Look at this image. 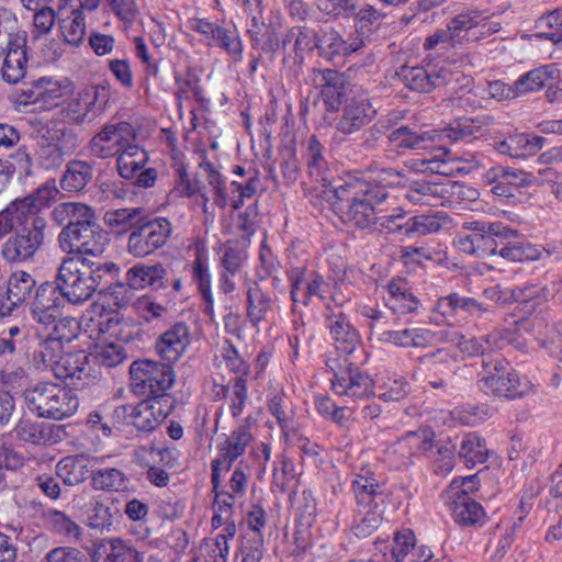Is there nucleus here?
I'll return each mask as SVG.
<instances>
[{"instance_id":"nucleus-11","label":"nucleus","mask_w":562,"mask_h":562,"mask_svg":"<svg viewBox=\"0 0 562 562\" xmlns=\"http://www.w3.org/2000/svg\"><path fill=\"white\" fill-rule=\"evenodd\" d=\"M405 87L416 92H430L431 90L445 86H451L452 89L462 79L463 86H468L471 81L470 77L463 76L460 71H454L450 66L431 65L426 67H407L404 66L398 72Z\"/></svg>"},{"instance_id":"nucleus-23","label":"nucleus","mask_w":562,"mask_h":562,"mask_svg":"<svg viewBox=\"0 0 562 562\" xmlns=\"http://www.w3.org/2000/svg\"><path fill=\"white\" fill-rule=\"evenodd\" d=\"M175 407L176 397L153 396L133 407L132 423L140 431H151L167 418Z\"/></svg>"},{"instance_id":"nucleus-14","label":"nucleus","mask_w":562,"mask_h":562,"mask_svg":"<svg viewBox=\"0 0 562 562\" xmlns=\"http://www.w3.org/2000/svg\"><path fill=\"white\" fill-rule=\"evenodd\" d=\"M378 115L368 91L357 90L345 99L341 114L336 123V131L350 136L368 126Z\"/></svg>"},{"instance_id":"nucleus-21","label":"nucleus","mask_w":562,"mask_h":562,"mask_svg":"<svg viewBox=\"0 0 562 562\" xmlns=\"http://www.w3.org/2000/svg\"><path fill=\"white\" fill-rule=\"evenodd\" d=\"M53 372L58 380L69 381L75 389H83L97 379L92 374L89 356L83 350L65 352Z\"/></svg>"},{"instance_id":"nucleus-49","label":"nucleus","mask_w":562,"mask_h":562,"mask_svg":"<svg viewBox=\"0 0 562 562\" xmlns=\"http://www.w3.org/2000/svg\"><path fill=\"white\" fill-rule=\"evenodd\" d=\"M549 295V288L538 283H524L509 289L510 301L524 304L529 313L547 302Z\"/></svg>"},{"instance_id":"nucleus-1","label":"nucleus","mask_w":562,"mask_h":562,"mask_svg":"<svg viewBox=\"0 0 562 562\" xmlns=\"http://www.w3.org/2000/svg\"><path fill=\"white\" fill-rule=\"evenodd\" d=\"M465 228L470 233H459L454 238L456 247L464 254L479 258L501 256L508 261H533L541 256L537 246L525 243L518 231L502 222L474 221Z\"/></svg>"},{"instance_id":"nucleus-12","label":"nucleus","mask_w":562,"mask_h":562,"mask_svg":"<svg viewBox=\"0 0 562 562\" xmlns=\"http://www.w3.org/2000/svg\"><path fill=\"white\" fill-rule=\"evenodd\" d=\"M494 311L474 297L464 296L457 292L441 296L431 311V319L436 324L453 325L468 318L491 319Z\"/></svg>"},{"instance_id":"nucleus-36","label":"nucleus","mask_w":562,"mask_h":562,"mask_svg":"<svg viewBox=\"0 0 562 562\" xmlns=\"http://www.w3.org/2000/svg\"><path fill=\"white\" fill-rule=\"evenodd\" d=\"M26 38L16 37L12 46L5 49L1 68L2 78L9 83L19 82L26 74Z\"/></svg>"},{"instance_id":"nucleus-20","label":"nucleus","mask_w":562,"mask_h":562,"mask_svg":"<svg viewBox=\"0 0 562 562\" xmlns=\"http://www.w3.org/2000/svg\"><path fill=\"white\" fill-rule=\"evenodd\" d=\"M58 27L65 43L78 47L83 43L87 26L81 0H59Z\"/></svg>"},{"instance_id":"nucleus-2","label":"nucleus","mask_w":562,"mask_h":562,"mask_svg":"<svg viewBox=\"0 0 562 562\" xmlns=\"http://www.w3.org/2000/svg\"><path fill=\"white\" fill-rule=\"evenodd\" d=\"M120 268L110 260L91 261L88 257H65L58 268L57 290L72 305H80L92 297L98 289L116 281Z\"/></svg>"},{"instance_id":"nucleus-7","label":"nucleus","mask_w":562,"mask_h":562,"mask_svg":"<svg viewBox=\"0 0 562 562\" xmlns=\"http://www.w3.org/2000/svg\"><path fill=\"white\" fill-rule=\"evenodd\" d=\"M326 367L333 373L331 390L338 396L366 400L375 395L374 381L359 369L355 358L329 357Z\"/></svg>"},{"instance_id":"nucleus-25","label":"nucleus","mask_w":562,"mask_h":562,"mask_svg":"<svg viewBox=\"0 0 562 562\" xmlns=\"http://www.w3.org/2000/svg\"><path fill=\"white\" fill-rule=\"evenodd\" d=\"M485 180L492 186L491 192L493 194L510 198L519 193L521 188L529 187L533 177L519 169L496 166L486 171Z\"/></svg>"},{"instance_id":"nucleus-30","label":"nucleus","mask_w":562,"mask_h":562,"mask_svg":"<svg viewBox=\"0 0 562 562\" xmlns=\"http://www.w3.org/2000/svg\"><path fill=\"white\" fill-rule=\"evenodd\" d=\"M436 130L415 131L408 125H402L392 131L389 136L390 146L397 151L423 150L436 143Z\"/></svg>"},{"instance_id":"nucleus-34","label":"nucleus","mask_w":562,"mask_h":562,"mask_svg":"<svg viewBox=\"0 0 562 562\" xmlns=\"http://www.w3.org/2000/svg\"><path fill=\"white\" fill-rule=\"evenodd\" d=\"M510 331L514 334L512 336L514 341H507V345L510 344L518 350H525L527 348V340L521 338L518 331L530 334L541 347L555 344V341L549 337V333H553L554 329L550 328L546 315H536L530 319L522 321L518 324L517 330L510 329Z\"/></svg>"},{"instance_id":"nucleus-32","label":"nucleus","mask_w":562,"mask_h":562,"mask_svg":"<svg viewBox=\"0 0 562 562\" xmlns=\"http://www.w3.org/2000/svg\"><path fill=\"white\" fill-rule=\"evenodd\" d=\"M544 142L546 139L542 136L519 133L495 143L494 147L502 155L512 158H526L541 150Z\"/></svg>"},{"instance_id":"nucleus-53","label":"nucleus","mask_w":562,"mask_h":562,"mask_svg":"<svg viewBox=\"0 0 562 562\" xmlns=\"http://www.w3.org/2000/svg\"><path fill=\"white\" fill-rule=\"evenodd\" d=\"M418 363L427 373L453 376L456 359L447 349H437L434 352L418 357Z\"/></svg>"},{"instance_id":"nucleus-50","label":"nucleus","mask_w":562,"mask_h":562,"mask_svg":"<svg viewBox=\"0 0 562 562\" xmlns=\"http://www.w3.org/2000/svg\"><path fill=\"white\" fill-rule=\"evenodd\" d=\"M251 440L252 435L245 425L238 426L231 432L220 449V458L226 461V471H229L233 462L244 454Z\"/></svg>"},{"instance_id":"nucleus-24","label":"nucleus","mask_w":562,"mask_h":562,"mask_svg":"<svg viewBox=\"0 0 562 562\" xmlns=\"http://www.w3.org/2000/svg\"><path fill=\"white\" fill-rule=\"evenodd\" d=\"M313 82L319 89L325 110L337 113L346 97L348 80L344 74L334 69H313Z\"/></svg>"},{"instance_id":"nucleus-61","label":"nucleus","mask_w":562,"mask_h":562,"mask_svg":"<svg viewBox=\"0 0 562 562\" xmlns=\"http://www.w3.org/2000/svg\"><path fill=\"white\" fill-rule=\"evenodd\" d=\"M134 290L126 283L110 282L98 289V293L109 306L113 305L116 308H121L127 305L133 296Z\"/></svg>"},{"instance_id":"nucleus-19","label":"nucleus","mask_w":562,"mask_h":562,"mask_svg":"<svg viewBox=\"0 0 562 562\" xmlns=\"http://www.w3.org/2000/svg\"><path fill=\"white\" fill-rule=\"evenodd\" d=\"M106 90L101 86H91L80 90L76 98L71 99L60 111L52 119H61L68 125L82 124L91 121L90 113L94 112L97 103L101 100L105 102Z\"/></svg>"},{"instance_id":"nucleus-3","label":"nucleus","mask_w":562,"mask_h":562,"mask_svg":"<svg viewBox=\"0 0 562 562\" xmlns=\"http://www.w3.org/2000/svg\"><path fill=\"white\" fill-rule=\"evenodd\" d=\"M35 159L52 170L60 167L78 147V136L61 119H49L35 130Z\"/></svg>"},{"instance_id":"nucleus-16","label":"nucleus","mask_w":562,"mask_h":562,"mask_svg":"<svg viewBox=\"0 0 562 562\" xmlns=\"http://www.w3.org/2000/svg\"><path fill=\"white\" fill-rule=\"evenodd\" d=\"M147 160V151L137 142H130L116 157L119 175L125 179H134L137 187L149 188L157 179V171L145 168Z\"/></svg>"},{"instance_id":"nucleus-48","label":"nucleus","mask_w":562,"mask_h":562,"mask_svg":"<svg viewBox=\"0 0 562 562\" xmlns=\"http://www.w3.org/2000/svg\"><path fill=\"white\" fill-rule=\"evenodd\" d=\"M352 491L358 506L378 507V501L384 492V484L379 483L373 476L357 475L352 481Z\"/></svg>"},{"instance_id":"nucleus-6","label":"nucleus","mask_w":562,"mask_h":562,"mask_svg":"<svg viewBox=\"0 0 562 562\" xmlns=\"http://www.w3.org/2000/svg\"><path fill=\"white\" fill-rule=\"evenodd\" d=\"M23 395L29 409L43 418L61 420L78 408V398L55 383H37L27 387Z\"/></svg>"},{"instance_id":"nucleus-9","label":"nucleus","mask_w":562,"mask_h":562,"mask_svg":"<svg viewBox=\"0 0 562 562\" xmlns=\"http://www.w3.org/2000/svg\"><path fill=\"white\" fill-rule=\"evenodd\" d=\"M57 240L60 249L67 255H74L75 259L88 257L91 261L106 260L103 258L106 237L98 220L74 229H61Z\"/></svg>"},{"instance_id":"nucleus-55","label":"nucleus","mask_w":562,"mask_h":562,"mask_svg":"<svg viewBox=\"0 0 562 562\" xmlns=\"http://www.w3.org/2000/svg\"><path fill=\"white\" fill-rule=\"evenodd\" d=\"M41 109H53L60 105L67 97L69 89L67 85L58 81L42 78L37 81Z\"/></svg>"},{"instance_id":"nucleus-29","label":"nucleus","mask_w":562,"mask_h":562,"mask_svg":"<svg viewBox=\"0 0 562 562\" xmlns=\"http://www.w3.org/2000/svg\"><path fill=\"white\" fill-rule=\"evenodd\" d=\"M43 205L37 198L29 195L22 200L16 199L15 201L8 204L3 210L0 211V240L11 233L16 225H21L23 221L33 213V211H40Z\"/></svg>"},{"instance_id":"nucleus-45","label":"nucleus","mask_w":562,"mask_h":562,"mask_svg":"<svg viewBox=\"0 0 562 562\" xmlns=\"http://www.w3.org/2000/svg\"><path fill=\"white\" fill-rule=\"evenodd\" d=\"M443 155L442 159L435 157L431 173L450 178L458 173H470L479 168V159L473 155L457 157L448 149H445Z\"/></svg>"},{"instance_id":"nucleus-54","label":"nucleus","mask_w":562,"mask_h":562,"mask_svg":"<svg viewBox=\"0 0 562 562\" xmlns=\"http://www.w3.org/2000/svg\"><path fill=\"white\" fill-rule=\"evenodd\" d=\"M315 46L321 56L330 61L336 58L346 57V40L334 29L324 30L316 36Z\"/></svg>"},{"instance_id":"nucleus-44","label":"nucleus","mask_w":562,"mask_h":562,"mask_svg":"<svg viewBox=\"0 0 562 562\" xmlns=\"http://www.w3.org/2000/svg\"><path fill=\"white\" fill-rule=\"evenodd\" d=\"M490 454L486 440L475 432L465 434L460 442L458 456L469 469L484 463Z\"/></svg>"},{"instance_id":"nucleus-5","label":"nucleus","mask_w":562,"mask_h":562,"mask_svg":"<svg viewBox=\"0 0 562 562\" xmlns=\"http://www.w3.org/2000/svg\"><path fill=\"white\" fill-rule=\"evenodd\" d=\"M484 375L479 380V387L488 395L515 400L528 395L532 383L521 378L509 368L502 357L482 359Z\"/></svg>"},{"instance_id":"nucleus-57","label":"nucleus","mask_w":562,"mask_h":562,"mask_svg":"<svg viewBox=\"0 0 562 562\" xmlns=\"http://www.w3.org/2000/svg\"><path fill=\"white\" fill-rule=\"evenodd\" d=\"M48 329L49 331L46 336L64 346V344H69L79 336L81 326L77 318L70 316L61 317L60 315L52 323Z\"/></svg>"},{"instance_id":"nucleus-63","label":"nucleus","mask_w":562,"mask_h":562,"mask_svg":"<svg viewBox=\"0 0 562 562\" xmlns=\"http://www.w3.org/2000/svg\"><path fill=\"white\" fill-rule=\"evenodd\" d=\"M403 119L400 111H393L387 115L380 117L364 134L362 147L366 150H371L375 147L380 137L385 134L393 125L397 124Z\"/></svg>"},{"instance_id":"nucleus-22","label":"nucleus","mask_w":562,"mask_h":562,"mask_svg":"<svg viewBox=\"0 0 562 562\" xmlns=\"http://www.w3.org/2000/svg\"><path fill=\"white\" fill-rule=\"evenodd\" d=\"M64 297L53 283H42L35 291L31 302V315L35 323L48 329L52 323L61 315Z\"/></svg>"},{"instance_id":"nucleus-4","label":"nucleus","mask_w":562,"mask_h":562,"mask_svg":"<svg viewBox=\"0 0 562 562\" xmlns=\"http://www.w3.org/2000/svg\"><path fill=\"white\" fill-rule=\"evenodd\" d=\"M330 191L340 202L339 209H345V220L361 229L376 225L379 215L373 203H381L387 198L385 189H371L361 183H346Z\"/></svg>"},{"instance_id":"nucleus-40","label":"nucleus","mask_w":562,"mask_h":562,"mask_svg":"<svg viewBox=\"0 0 562 562\" xmlns=\"http://www.w3.org/2000/svg\"><path fill=\"white\" fill-rule=\"evenodd\" d=\"M251 11L257 12V14L252 15L251 24L247 30L251 38V46L266 53L276 52L280 46L277 29L265 23L261 16L262 10L259 12L252 7Z\"/></svg>"},{"instance_id":"nucleus-37","label":"nucleus","mask_w":562,"mask_h":562,"mask_svg":"<svg viewBox=\"0 0 562 562\" xmlns=\"http://www.w3.org/2000/svg\"><path fill=\"white\" fill-rule=\"evenodd\" d=\"M189 251H191L194 257L192 262V278L205 303L204 312L212 315L214 301L211 290V276L205 263L204 249L200 244L194 243L189 247Z\"/></svg>"},{"instance_id":"nucleus-8","label":"nucleus","mask_w":562,"mask_h":562,"mask_svg":"<svg viewBox=\"0 0 562 562\" xmlns=\"http://www.w3.org/2000/svg\"><path fill=\"white\" fill-rule=\"evenodd\" d=\"M130 387L136 395L172 396L167 393L176 382L175 367L149 359L136 360L130 367Z\"/></svg>"},{"instance_id":"nucleus-18","label":"nucleus","mask_w":562,"mask_h":562,"mask_svg":"<svg viewBox=\"0 0 562 562\" xmlns=\"http://www.w3.org/2000/svg\"><path fill=\"white\" fill-rule=\"evenodd\" d=\"M290 281V294L293 303H301L307 306L312 297H318L325 302L328 283L322 274L316 271H307L305 267H293L288 270Z\"/></svg>"},{"instance_id":"nucleus-42","label":"nucleus","mask_w":562,"mask_h":562,"mask_svg":"<svg viewBox=\"0 0 562 562\" xmlns=\"http://www.w3.org/2000/svg\"><path fill=\"white\" fill-rule=\"evenodd\" d=\"M325 147L315 135H312L306 142L305 159L308 173L323 188H331V182L327 177L328 166L324 157Z\"/></svg>"},{"instance_id":"nucleus-62","label":"nucleus","mask_w":562,"mask_h":562,"mask_svg":"<svg viewBox=\"0 0 562 562\" xmlns=\"http://www.w3.org/2000/svg\"><path fill=\"white\" fill-rule=\"evenodd\" d=\"M434 192L437 205H445L451 199H471L475 191L467 188L463 183L453 180H446L442 182H434Z\"/></svg>"},{"instance_id":"nucleus-28","label":"nucleus","mask_w":562,"mask_h":562,"mask_svg":"<svg viewBox=\"0 0 562 562\" xmlns=\"http://www.w3.org/2000/svg\"><path fill=\"white\" fill-rule=\"evenodd\" d=\"M92 562H142L143 555L121 539L102 540L93 544Z\"/></svg>"},{"instance_id":"nucleus-17","label":"nucleus","mask_w":562,"mask_h":562,"mask_svg":"<svg viewBox=\"0 0 562 562\" xmlns=\"http://www.w3.org/2000/svg\"><path fill=\"white\" fill-rule=\"evenodd\" d=\"M325 322L338 352L336 357L356 358L357 352H362L360 335L344 310H330Z\"/></svg>"},{"instance_id":"nucleus-41","label":"nucleus","mask_w":562,"mask_h":562,"mask_svg":"<svg viewBox=\"0 0 562 562\" xmlns=\"http://www.w3.org/2000/svg\"><path fill=\"white\" fill-rule=\"evenodd\" d=\"M558 69L553 65H544L533 68L520 75L514 82L517 95L538 92L555 79Z\"/></svg>"},{"instance_id":"nucleus-13","label":"nucleus","mask_w":562,"mask_h":562,"mask_svg":"<svg viewBox=\"0 0 562 562\" xmlns=\"http://www.w3.org/2000/svg\"><path fill=\"white\" fill-rule=\"evenodd\" d=\"M142 128L136 130L128 122L106 124L90 140V151L98 158L117 157L130 142H138L147 137Z\"/></svg>"},{"instance_id":"nucleus-39","label":"nucleus","mask_w":562,"mask_h":562,"mask_svg":"<svg viewBox=\"0 0 562 562\" xmlns=\"http://www.w3.org/2000/svg\"><path fill=\"white\" fill-rule=\"evenodd\" d=\"M449 499V507L454 521L461 526L481 527L485 521V512L481 504L471 496H456Z\"/></svg>"},{"instance_id":"nucleus-46","label":"nucleus","mask_w":562,"mask_h":562,"mask_svg":"<svg viewBox=\"0 0 562 562\" xmlns=\"http://www.w3.org/2000/svg\"><path fill=\"white\" fill-rule=\"evenodd\" d=\"M130 479L125 472L115 467H102L92 470L91 485L94 490L124 492L128 488Z\"/></svg>"},{"instance_id":"nucleus-26","label":"nucleus","mask_w":562,"mask_h":562,"mask_svg":"<svg viewBox=\"0 0 562 562\" xmlns=\"http://www.w3.org/2000/svg\"><path fill=\"white\" fill-rule=\"evenodd\" d=\"M36 288V280L25 271L13 272L7 283L5 300L0 301V318L9 317L23 304Z\"/></svg>"},{"instance_id":"nucleus-38","label":"nucleus","mask_w":562,"mask_h":562,"mask_svg":"<svg viewBox=\"0 0 562 562\" xmlns=\"http://www.w3.org/2000/svg\"><path fill=\"white\" fill-rule=\"evenodd\" d=\"M386 299L387 306L396 314L417 313L420 303L411 291L408 283L404 279H393L387 283Z\"/></svg>"},{"instance_id":"nucleus-43","label":"nucleus","mask_w":562,"mask_h":562,"mask_svg":"<svg viewBox=\"0 0 562 562\" xmlns=\"http://www.w3.org/2000/svg\"><path fill=\"white\" fill-rule=\"evenodd\" d=\"M144 207H121L105 212L103 220L105 225L115 233H123L135 229L147 217Z\"/></svg>"},{"instance_id":"nucleus-35","label":"nucleus","mask_w":562,"mask_h":562,"mask_svg":"<svg viewBox=\"0 0 562 562\" xmlns=\"http://www.w3.org/2000/svg\"><path fill=\"white\" fill-rule=\"evenodd\" d=\"M273 314V301L266 293L258 281H250L246 291V316L254 327L267 321Z\"/></svg>"},{"instance_id":"nucleus-47","label":"nucleus","mask_w":562,"mask_h":562,"mask_svg":"<svg viewBox=\"0 0 562 562\" xmlns=\"http://www.w3.org/2000/svg\"><path fill=\"white\" fill-rule=\"evenodd\" d=\"M56 475L64 484L75 486L89 477L92 480V470L82 458L66 457L57 463Z\"/></svg>"},{"instance_id":"nucleus-64","label":"nucleus","mask_w":562,"mask_h":562,"mask_svg":"<svg viewBox=\"0 0 562 562\" xmlns=\"http://www.w3.org/2000/svg\"><path fill=\"white\" fill-rule=\"evenodd\" d=\"M456 446L450 439L436 440L432 452H429L428 458H431L437 464V473H449L454 467Z\"/></svg>"},{"instance_id":"nucleus-15","label":"nucleus","mask_w":562,"mask_h":562,"mask_svg":"<svg viewBox=\"0 0 562 562\" xmlns=\"http://www.w3.org/2000/svg\"><path fill=\"white\" fill-rule=\"evenodd\" d=\"M172 232L171 223L165 217L148 216L130 235L127 249L135 257L153 254L167 241Z\"/></svg>"},{"instance_id":"nucleus-60","label":"nucleus","mask_w":562,"mask_h":562,"mask_svg":"<svg viewBox=\"0 0 562 562\" xmlns=\"http://www.w3.org/2000/svg\"><path fill=\"white\" fill-rule=\"evenodd\" d=\"M64 346L47 336L40 342L38 349L34 351L33 361L37 368H49L54 371L57 361L64 355Z\"/></svg>"},{"instance_id":"nucleus-33","label":"nucleus","mask_w":562,"mask_h":562,"mask_svg":"<svg viewBox=\"0 0 562 562\" xmlns=\"http://www.w3.org/2000/svg\"><path fill=\"white\" fill-rule=\"evenodd\" d=\"M53 221L63 226L61 229L79 227L97 220L95 211L80 202H64L57 204L52 212Z\"/></svg>"},{"instance_id":"nucleus-59","label":"nucleus","mask_w":562,"mask_h":562,"mask_svg":"<svg viewBox=\"0 0 562 562\" xmlns=\"http://www.w3.org/2000/svg\"><path fill=\"white\" fill-rule=\"evenodd\" d=\"M436 435L430 428H423L416 431H408L400 440V445L407 447L412 453H423L428 457L435 448Z\"/></svg>"},{"instance_id":"nucleus-31","label":"nucleus","mask_w":562,"mask_h":562,"mask_svg":"<svg viewBox=\"0 0 562 562\" xmlns=\"http://www.w3.org/2000/svg\"><path fill=\"white\" fill-rule=\"evenodd\" d=\"M488 116L465 117L452 122L449 126L442 130H436V140L443 142H470L477 137L484 126L490 124Z\"/></svg>"},{"instance_id":"nucleus-56","label":"nucleus","mask_w":562,"mask_h":562,"mask_svg":"<svg viewBox=\"0 0 562 562\" xmlns=\"http://www.w3.org/2000/svg\"><path fill=\"white\" fill-rule=\"evenodd\" d=\"M165 269L161 266L136 265L126 272V282L133 290L144 289L153 285L164 276Z\"/></svg>"},{"instance_id":"nucleus-52","label":"nucleus","mask_w":562,"mask_h":562,"mask_svg":"<svg viewBox=\"0 0 562 562\" xmlns=\"http://www.w3.org/2000/svg\"><path fill=\"white\" fill-rule=\"evenodd\" d=\"M447 216L441 212L423 213L407 218L406 237L426 236L439 232Z\"/></svg>"},{"instance_id":"nucleus-10","label":"nucleus","mask_w":562,"mask_h":562,"mask_svg":"<svg viewBox=\"0 0 562 562\" xmlns=\"http://www.w3.org/2000/svg\"><path fill=\"white\" fill-rule=\"evenodd\" d=\"M33 211L20 225L15 234L2 245V256L8 262H24L36 255L44 245L46 221Z\"/></svg>"},{"instance_id":"nucleus-51","label":"nucleus","mask_w":562,"mask_h":562,"mask_svg":"<svg viewBox=\"0 0 562 562\" xmlns=\"http://www.w3.org/2000/svg\"><path fill=\"white\" fill-rule=\"evenodd\" d=\"M92 176L91 165L82 160H72L67 164L60 186L65 191L79 192L91 181Z\"/></svg>"},{"instance_id":"nucleus-58","label":"nucleus","mask_w":562,"mask_h":562,"mask_svg":"<svg viewBox=\"0 0 562 562\" xmlns=\"http://www.w3.org/2000/svg\"><path fill=\"white\" fill-rule=\"evenodd\" d=\"M247 249L238 241L232 240L224 245L223 255L221 257V266L224 271L232 276H236L244 265L247 262Z\"/></svg>"},{"instance_id":"nucleus-27","label":"nucleus","mask_w":562,"mask_h":562,"mask_svg":"<svg viewBox=\"0 0 562 562\" xmlns=\"http://www.w3.org/2000/svg\"><path fill=\"white\" fill-rule=\"evenodd\" d=\"M493 15L494 13H491L488 10L468 8L449 20L447 29L453 38L452 46L458 47V49L463 48L471 41L470 32Z\"/></svg>"}]
</instances>
